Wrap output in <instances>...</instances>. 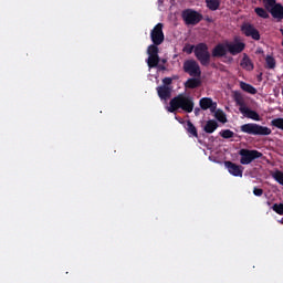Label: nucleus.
Wrapping results in <instances>:
<instances>
[{"instance_id": "f257e3e1", "label": "nucleus", "mask_w": 283, "mask_h": 283, "mask_svg": "<svg viewBox=\"0 0 283 283\" xmlns=\"http://www.w3.org/2000/svg\"><path fill=\"white\" fill-rule=\"evenodd\" d=\"M193 107H196L193 97L190 95L179 94L170 99L169 107L167 109L170 114H176L178 109H182L186 114H191V112H193Z\"/></svg>"}, {"instance_id": "f03ea898", "label": "nucleus", "mask_w": 283, "mask_h": 283, "mask_svg": "<svg viewBox=\"0 0 283 283\" xmlns=\"http://www.w3.org/2000/svg\"><path fill=\"white\" fill-rule=\"evenodd\" d=\"M240 132H242V134H249V136H271L272 134L271 128L255 123L241 125Z\"/></svg>"}, {"instance_id": "7ed1b4c3", "label": "nucleus", "mask_w": 283, "mask_h": 283, "mask_svg": "<svg viewBox=\"0 0 283 283\" xmlns=\"http://www.w3.org/2000/svg\"><path fill=\"white\" fill-rule=\"evenodd\" d=\"M195 56L203 67H207L211 63V53H209V45L201 42L195 46Z\"/></svg>"}, {"instance_id": "20e7f679", "label": "nucleus", "mask_w": 283, "mask_h": 283, "mask_svg": "<svg viewBox=\"0 0 283 283\" xmlns=\"http://www.w3.org/2000/svg\"><path fill=\"white\" fill-rule=\"evenodd\" d=\"M239 156L242 165H251L253 160H258V158H262L264 155L255 149L241 148Z\"/></svg>"}, {"instance_id": "39448f33", "label": "nucleus", "mask_w": 283, "mask_h": 283, "mask_svg": "<svg viewBox=\"0 0 283 283\" xmlns=\"http://www.w3.org/2000/svg\"><path fill=\"white\" fill-rule=\"evenodd\" d=\"M181 19L185 21L186 25H198L205 17L202 13L193 10V9H185L181 12Z\"/></svg>"}, {"instance_id": "423d86ee", "label": "nucleus", "mask_w": 283, "mask_h": 283, "mask_svg": "<svg viewBox=\"0 0 283 283\" xmlns=\"http://www.w3.org/2000/svg\"><path fill=\"white\" fill-rule=\"evenodd\" d=\"M158 45L160 44L153 43L147 48L148 59L146 63L150 70L158 66V63H160V55H158V52H160V50L158 49Z\"/></svg>"}, {"instance_id": "0eeeda50", "label": "nucleus", "mask_w": 283, "mask_h": 283, "mask_svg": "<svg viewBox=\"0 0 283 283\" xmlns=\"http://www.w3.org/2000/svg\"><path fill=\"white\" fill-rule=\"evenodd\" d=\"M234 99L237 105H239V112H241L245 118H250L251 120H260V114L249 108L247 104H244V101H242V97L235 96Z\"/></svg>"}, {"instance_id": "6e6552de", "label": "nucleus", "mask_w": 283, "mask_h": 283, "mask_svg": "<svg viewBox=\"0 0 283 283\" xmlns=\"http://www.w3.org/2000/svg\"><path fill=\"white\" fill-rule=\"evenodd\" d=\"M163 23H157L150 31V41L155 45H163V43H165V32H163Z\"/></svg>"}, {"instance_id": "1a4fd4ad", "label": "nucleus", "mask_w": 283, "mask_h": 283, "mask_svg": "<svg viewBox=\"0 0 283 283\" xmlns=\"http://www.w3.org/2000/svg\"><path fill=\"white\" fill-rule=\"evenodd\" d=\"M184 72L189 76H201L200 64L196 60H187L184 62Z\"/></svg>"}, {"instance_id": "9d476101", "label": "nucleus", "mask_w": 283, "mask_h": 283, "mask_svg": "<svg viewBox=\"0 0 283 283\" xmlns=\"http://www.w3.org/2000/svg\"><path fill=\"white\" fill-rule=\"evenodd\" d=\"M241 32L244 36H250L253 41H260V31L255 29V27L249 22H244L241 25Z\"/></svg>"}, {"instance_id": "9b49d317", "label": "nucleus", "mask_w": 283, "mask_h": 283, "mask_svg": "<svg viewBox=\"0 0 283 283\" xmlns=\"http://www.w3.org/2000/svg\"><path fill=\"white\" fill-rule=\"evenodd\" d=\"M226 48L232 56H238V54H241V52H244L247 44H244L243 42H235V43L227 42Z\"/></svg>"}, {"instance_id": "f8f14e48", "label": "nucleus", "mask_w": 283, "mask_h": 283, "mask_svg": "<svg viewBox=\"0 0 283 283\" xmlns=\"http://www.w3.org/2000/svg\"><path fill=\"white\" fill-rule=\"evenodd\" d=\"M224 165L231 176L242 178V166H238L233 161H226Z\"/></svg>"}, {"instance_id": "ddd939ff", "label": "nucleus", "mask_w": 283, "mask_h": 283, "mask_svg": "<svg viewBox=\"0 0 283 283\" xmlns=\"http://www.w3.org/2000/svg\"><path fill=\"white\" fill-rule=\"evenodd\" d=\"M211 56L213 59H222V56H227V44L219 43L212 49Z\"/></svg>"}, {"instance_id": "4468645a", "label": "nucleus", "mask_w": 283, "mask_h": 283, "mask_svg": "<svg viewBox=\"0 0 283 283\" xmlns=\"http://www.w3.org/2000/svg\"><path fill=\"white\" fill-rule=\"evenodd\" d=\"M157 94L161 101H169L171 98V87L165 85L158 86Z\"/></svg>"}, {"instance_id": "2eb2a0df", "label": "nucleus", "mask_w": 283, "mask_h": 283, "mask_svg": "<svg viewBox=\"0 0 283 283\" xmlns=\"http://www.w3.org/2000/svg\"><path fill=\"white\" fill-rule=\"evenodd\" d=\"M270 14L273 19L277 21H283V6L282 3H276L272 9H270Z\"/></svg>"}, {"instance_id": "dca6fc26", "label": "nucleus", "mask_w": 283, "mask_h": 283, "mask_svg": "<svg viewBox=\"0 0 283 283\" xmlns=\"http://www.w3.org/2000/svg\"><path fill=\"white\" fill-rule=\"evenodd\" d=\"M240 66L245 70L247 72H253L254 65L253 62L251 61V57L247 53L243 54V57L240 62Z\"/></svg>"}, {"instance_id": "f3484780", "label": "nucleus", "mask_w": 283, "mask_h": 283, "mask_svg": "<svg viewBox=\"0 0 283 283\" xmlns=\"http://www.w3.org/2000/svg\"><path fill=\"white\" fill-rule=\"evenodd\" d=\"M216 129H218V122L214 119L208 120L203 127V132H206V134H213Z\"/></svg>"}, {"instance_id": "a211bd4d", "label": "nucleus", "mask_w": 283, "mask_h": 283, "mask_svg": "<svg viewBox=\"0 0 283 283\" xmlns=\"http://www.w3.org/2000/svg\"><path fill=\"white\" fill-rule=\"evenodd\" d=\"M185 129L189 134V136H192L193 138H198V128H196V125L191 123V120H187Z\"/></svg>"}, {"instance_id": "6ab92c4d", "label": "nucleus", "mask_w": 283, "mask_h": 283, "mask_svg": "<svg viewBox=\"0 0 283 283\" xmlns=\"http://www.w3.org/2000/svg\"><path fill=\"white\" fill-rule=\"evenodd\" d=\"M185 87L188 90H196V87H200V80L196 77L188 78L185 83Z\"/></svg>"}, {"instance_id": "aec40b11", "label": "nucleus", "mask_w": 283, "mask_h": 283, "mask_svg": "<svg viewBox=\"0 0 283 283\" xmlns=\"http://www.w3.org/2000/svg\"><path fill=\"white\" fill-rule=\"evenodd\" d=\"M240 87L241 90H243V92H247L248 94H258V90L247 82H240Z\"/></svg>"}, {"instance_id": "412c9836", "label": "nucleus", "mask_w": 283, "mask_h": 283, "mask_svg": "<svg viewBox=\"0 0 283 283\" xmlns=\"http://www.w3.org/2000/svg\"><path fill=\"white\" fill-rule=\"evenodd\" d=\"M206 6L208 10L216 12V10H220V0H206Z\"/></svg>"}, {"instance_id": "4be33fe9", "label": "nucleus", "mask_w": 283, "mask_h": 283, "mask_svg": "<svg viewBox=\"0 0 283 283\" xmlns=\"http://www.w3.org/2000/svg\"><path fill=\"white\" fill-rule=\"evenodd\" d=\"M213 103V99H211V97H203L199 101V105L201 107V109L207 111L209 109V107H211Z\"/></svg>"}, {"instance_id": "5701e85b", "label": "nucleus", "mask_w": 283, "mask_h": 283, "mask_svg": "<svg viewBox=\"0 0 283 283\" xmlns=\"http://www.w3.org/2000/svg\"><path fill=\"white\" fill-rule=\"evenodd\" d=\"M265 65L268 70H275V57H273V55H266L265 57Z\"/></svg>"}, {"instance_id": "b1692460", "label": "nucleus", "mask_w": 283, "mask_h": 283, "mask_svg": "<svg viewBox=\"0 0 283 283\" xmlns=\"http://www.w3.org/2000/svg\"><path fill=\"white\" fill-rule=\"evenodd\" d=\"M255 14H258L261 19H269V12L266 11V9L262 8V7H256L254 9Z\"/></svg>"}, {"instance_id": "393cba45", "label": "nucleus", "mask_w": 283, "mask_h": 283, "mask_svg": "<svg viewBox=\"0 0 283 283\" xmlns=\"http://www.w3.org/2000/svg\"><path fill=\"white\" fill-rule=\"evenodd\" d=\"M214 117L219 123H227V114H224V111L222 109H217L214 113Z\"/></svg>"}, {"instance_id": "a878e982", "label": "nucleus", "mask_w": 283, "mask_h": 283, "mask_svg": "<svg viewBox=\"0 0 283 283\" xmlns=\"http://www.w3.org/2000/svg\"><path fill=\"white\" fill-rule=\"evenodd\" d=\"M271 125H272V127H276V129H282V132H283V118L282 117L272 119Z\"/></svg>"}, {"instance_id": "bb28decb", "label": "nucleus", "mask_w": 283, "mask_h": 283, "mask_svg": "<svg viewBox=\"0 0 283 283\" xmlns=\"http://www.w3.org/2000/svg\"><path fill=\"white\" fill-rule=\"evenodd\" d=\"M277 2L275 0H263V6L268 12L271 11L272 8H275Z\"/></svg>"}, {"instance_id": "cd10ccee", "label": "nucleus", "mask_w": 283, "mask_h": 283, "mask_svg": "<svg viewBox=\"0 0 283 283\" xmlns=\"http://www.w3.org/2000/svg\"><path fill=\"white\" fill-rule=\"evenodd\" d=\"M219 134L222 138L226 139L233 138V136H235V133H233L231 129H223Z\"/></svg>"}, {"instance_id": "c85d7f7f", "label": "nucleus", "mask_w": 283, "mask_h": 283, "mask_svg": "<svg viewBox=\"0 0 283 283\" xmlns=\"http://www.w3.org/2000/svg\"><path fill=\"white\" fill-rule=\"evenodd\" d=\"M272 178H274V180L283 187V172L281 170H276L275 172H273Z\"/></svg>"}, {"instance_id": "c756f323", "label": "nucleus", "mask_w": 283, "mask_h": 283, "mask_svg": "<svg viewBox=\"0 0 283 283\" xmlns=\"http://www.w3.org/2000/svg\"><path fill=\"white\" fill-rule=\"evenodd\" d=\"M272 210L279 216H283V203H274Z\"/></svg>"}, {"instance_id": "7c9ffc66", "label": "nucleus", "mask_w": 283, "mask_h": 283, "mask_svg": "<svg viewBox=\"0 0 283 283\" xmlns=\"http://www.w3.org/2000/svg\"><path fill=\"white\" fill-rule=\"evenodd\" d=\"M196 50V45L192 44H186L184 48V52H186V54H192Z\"/></svg>"}, {"instance_id": "2f4dec72", "label": "nucleus", "mask_w": 283, "mask_h": 283, "mask_svg": "<svg viewBox=\"0 0 283 283\" xmlns=\"http://www.w3.org/2000/svg\"><path fill=\"white\" fill-rule=\"evenodd\" d=\"M263 193H264V189L258 188V187H254V188H253V195L256 196L258 198H260L261 196H263Z\"/></svg>"}, {"instance_id": "473e14b6", "label": "nucleus", "mask_w": 283, "mask_h": 283, "mask_svg": "<svg viewBox=\"0 0 283 283\" xmlns=\"http://www.w3.org/2000/svg\"><path fill=\"white\" fill-rule=\"evenodd\" d=\"M163 83L166 87H169V85H171V83H174V78L172 77H165L163 80Z\"/></svg>"}, {"instance_id": "72a5a7b5", "label": "nucleus", "mask_w": 283, "mask_h": 283, "mask_svg": "<svg viewBox=\"0 0 283 283\" xmlns=\"http://www.w3.org/2000/svg\"><path fill=\"white\" fill-rule=\"evenodd\" d=\"M218 108V104L216 102H212V105L209 107L210 112L216 114V109Z\"/></svg>"}, {"instance_id": "f704fd0d", "label": "nucleus", "mask_w": 283, "mask_h": 283, "mask_svg": "<svg viewBox=\"0 0 283 283\" xmlns=\"http://www.w3.org/2000/svg\"><path fill=\"white\" fill-rule=\"evenodd\" d=\"M155 67H157V70H159V72H165V70H167V66H165V64H160V63H158L157 66H155Z\"/></svg>"}, {"instance_id": "c9c22d12", "label": "nucleus", "mask_w": 283, "mask_h": 283, "mask_svg": "<svg viewBox=\"0 0 283 283\" xmlns=\"http://www.w3.org/2000/svg\"><path fill=\"white\" fill-rule=\"evenodd\" d=\"M205 21H207L208 23H213V19H211L210 17H206Z\"/></svg>"}, {"instance_id": "e433bc0d", "label": "nucleus", "mask_w": 283, "mask_h": 283, "mask_svg": "<svg viewBox=\"0 0 283 283\" xmlns=\"http://www.w3.org/2000/svg\"><path fill=\"white\" fill-rule=\"evenodd\" d=\"M200 112V108H195V114L198 116V113Z\"/></svg>"}, {"instance_id": "4c0bfd02", "label": "nucleus", "mask_w": 283, "mask_h": 283, "mask_svg": "<svg viewBox=\"0 0 283 283\" xmlns=\"http://www.w3.org/2000/svg\"><path fill=\"white\" fill-rule=\"evenodd\" d=\"M161 63H167V60H165V59H164V60H161Z\"/></svg>"}, {"instance_id": "58836bf2", "label": "nucleus", "mask_w": 283, "mask_h": 283, "mask_svg": "<svg viewBox=\"0 0 283 283\" xmlns=\"http://www.w3.org/2000/svg\"><path fill=\"white\" fill-rule=\"evenodd\" d=\"M266 205H268L269 207H271V201H268Z\"/></svg>"}, {"instance_id": "ea45409f", "label": "nucleus", "mask_w": 283, "mask_h": 283, "mask_svg": "<svg viewBox=\"0 0 283 283\" xmlns=\"http://www.w3.org/2000/svg\"><path fill=\"white\" fill-rule=\"evenodd\" d=\"M261 76H262V73L259 75V78H261Z\"/></svg>"}, {"instance_id": "a19ab883", "label": "nucleus", "mask_w": 283, "mask_h": 283, "mask_svg": "<svg viewBox=\"0 0 283 283\" xmlns=\"http://www.w3.org/2000/svg\"><path fill=\"white\" fill-rule=\"evenodd\" d=\"M261 76H262V73L259 75V78H261Z\"/></svg>"}]
</instances>
